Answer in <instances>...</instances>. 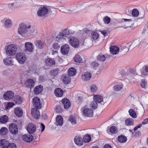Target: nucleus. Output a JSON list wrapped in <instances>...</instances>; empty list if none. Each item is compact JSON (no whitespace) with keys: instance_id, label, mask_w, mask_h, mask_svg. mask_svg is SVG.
<instances>
[{"instance_id":"f257e3e1","label":"nucleus","mask_w":148,"mask_h":148,"mask_svg":"<svg viewBox=\"0 0 148 148\" xmlns=\"http://www.w3.org/2000/svg\"><path fill=\"white\" fill-rule=\"evenodd\" d=\"M18 32L22 36L27 37L31 35H35L37 33L36 29L29 25L27 26L24 23H21L18 26Z\"/></svg>"},{"instance_id":"f03ea898","label":"nucleus","mask_w":148,"mask_h":148,"mask_svg":"<svg viewBox=\"0 0 148 148\" xmlns=\"http://www.w3.org/2000/svg\"><path fill=\"white\" fill-rule=\"evenodd\" d=\"M17 50V46L14 44H9L5 47L6 54L10 56L15 55L16 53Z\"/></svg>"},{"instance_id":"7ed1b4c3","label":"nucleus","mask_w":148,"mask_h":148,"mask_svg":"<svg viewBox=\"0 0 148 148\" xmlns=\"http://www.w3.org/2000/svg\"><path fill=\"white\" fill-rule=\"evenodd\" d=\"M72 34L69 29L68 28L64 29L62 30L58 35L56 38V40L59 41V40L62 39L69 37Z\"/></svg>"},{"instance_id":"20e7f679","label":"nucleus","mask_w":148,"mask_h":148,"mask_svg":"<svg viewBox=\"0 0 148 148\" xmlns=\"http://www.w3.org/2000/svg\"><path fill=\"white\" fill-rule=\"evenodd\" d=\"M49 9L47 7L41 6L39 8L37 12V14L39 17H43L47 14L49 11Z\"/></svg>"},{"instance_id":"39448f33","label":"nucleus","mask_w":148,"mask_h":148,"mask_svg":"<svg viewBox=\"0 0 148 148\" xmlns=\"http://www.w3.org/2000/svg\"><path fill=\"white\" fill-rule=\"evenodd\" d=\"M17 2L14 1L4 6V9L7 11H11L15 9L16 7H18L19 5L17 4Z\"/></svg>"},{"instance_id":"423d86ee","label":"nucleus","mask_w":148,"mask_h":148,"mask_svg":"<svg viewBox=\"0 0 148 148\" xmlns=\"http://www.w3.org/2000/svg\"><path fill=\"white\" fill-rule=\"evenodd\" d=\"M16 57L18 62L21 64L24 63L26 59L25 55L22 52L18 53L16 56Z\"/></svg>"},{"instance_id":"0eeeda50","label":"nucleus","mask_w":148,"mask_h":148,"mask_svg":"<svg viewBox=\"0 0 148 148\" xmlns=\"http://www.w3.org/2000/svg\"><path fill=\"white\" fill-rule=\"evenodd\" d=\"M144 44V42L141 38H139L135 40L130 45L134 47L137 46L140 47L143 45Z\"/></svg>"},{"instance_id":"6e6552de","label":"nucleus","mask_w":148,"mask_h":148,"mask_svg":"<svg viewBox=\"0 0 148 148\" xmlns=\"http://www.w3.org/2000/svg\"><path fill=\"white\" fill-rule=\"evenodd\" d=\"M69 42L72 46L75 48L78 47L79 42L78 39L76 38L73 37L69 40Z\"/></svg>"},{"instance_id":"1a4fd4ad","label":"nucleus","mask_w":148,"mask_h":148,"mask_svg":"<svg viewBox=\"0 0 148 148\" xmlns=\"http://www.w3.org/2000/svg\"><path fill=\"white\" fill-rule=\"evenodd\" d=\"M36 126L34 124L30 123L28 125L27 130L29 134H34L36 132Z\"/></svg>"},{"instance_id":"9d476101","label":"nucleus","mask_w":148,"mask_h":148,"mask_svg":"<svg viewBox=\"0 0 148 148\" xmlns=\"http://www.w3.org/2000/svg\"><path fill=\"white\" fill-rule=\"evenodd\" d=\"M83 115L88 117H92L93 115L92 110L90 108H85L83 111Z\"/></svg>"},{"instance_id":"9b49d317","label":"nucleus","mask_w":148,"mask_h":148,"mask_svg":"<svg viewBox=\"0 0 148 148\" xmlns=\"http://www.w3.org/2000/svg\"><path fill=\"white\" fill-rule=\"evenodd\" d=\"M14 95V93L12 91H8L4 93L3 97L6 100L9 101L13 97Z\"/></svg>"},{"instance_id":"f8f14e48","label":"nucleus","mask_w":148,"mask_h":148,"mask_svg":"<svg viewBox=\"0 0 148 148\" xmlns=\"http://www.w3.org/2000/svg\"><path fill=\"white\" fill-rule=\"evenodd\" d=\"M9 130L10 132L13 134H16L18 133L17 126L15 123H12L10 125Z\"/></svg>"},{"instance_id":"ddd939ff","label":"nucleus","mask_w":148,"mask_h":148,"mask_svg":"<svg viewBox=\"0 0 148 148\" xmlns=\"http://www.w3.org/2000/svg\"><path fill=\"white\" fill-rule=\"evenodd\" d=\"M33 103L35 108L40 109L41 108L42 105L40 103V99L38 97H36L33 99Z\"/></svg>"},{"instance_id":"4468645a","label":"nucleus","mask_w":148,"mask_h":148,"mask_svg":"<svg viewBox=\"0 0 148 148\" xmlns=\"http://www.w3.org/2000/svg\"><path fill=\"white\" fill-rule=\"evenodd\" d=\"M109 48L110 53L113 55L118 54L120 51L119 48L115 46H111Z\"/></svg>"},{"instance_id":"2eb2a0df","label":"nucleus","mask_w":148,"mask_h":148,"mask_svg":"<svg viewBox=\"0 0 148 148\" xmlns=\"http://www.w3.org/2000/svg\"><path fill=\"white\" fill-rule=\"evenodd\" d=\"M25 51L29 52H32L34 49V46L32 43L29 42H27L25 43Z\"/></svg>"},{"instance_id":"dca6fc26","label":"nucleus","mask_w":148,"mask_h":148,"mask_svg":"<svg viewBox=\"0 0 148 148\" xmlns=\"http://www.w3.org/2000/svg\"><path fill=\"white\" fill-rule=\"evenodd\" d=\"M36 108H33L31 111L32 116L35 118L39 119L40 117V113L39 110Z\"/></svg>"},{"instance_id":"f3484780","label":"nucleus","mask_w":148,"mask_h":148,"mask_svg":"<svg viewBox=\"0 0 148 148\" xmlns=\"http://www.w3.org/2000/svg\"><path fill=\"white\" fill-rule=\"evenodd\" d=\"M25 134L23 136L22 138L23 140L27 142H29L32 141L34 138V137L32 135Z\"/></svg>"},{"instance_id":"a211bd4d","label":"nucleus","mask_w":148,"mask_h":148,"mask_svg":"<svg viewBox=\"0 0 148 148\" xmlns=\"http://www.w3.org/2000/svg\"><path fill=\"white\" fill-rule=\"evenodd\" d=\"M69 51V46L68 44H65L62 46L61 48V52L64 55L67 54Z\"/></svg>"},{"instance_id":"6ab92c4d","label":"nucleus","mask_w":148,"mask_h":148,"mask_svg":"<svg viewBox=\"0 0 148 148\" xmlns=\"http://www.w3.org/2000/svg\"><path fill=\"white\" fill-rule=\"evenodd\" d=\"M3 62L5 65L8 66H12L14 64V62L12 58L9 57L5 58Z\"/></svg>"},{"instance_id":"aec40b11","label":"nucleus","mask_w":148,"mask_h":148,"mask_svg":"<svg viewBox=\"0 0 148 148\" xmlns=\"http://www.w3.org/2000/svg\"><path fill=\"white\" fill-rule=\"evenodd\" d=\"M61 78L63 80V82L65 84H69L71 81L70 77L66 74L62 75Z\"/></svg>"},{"instance_id":"412c9836","label":"nucleus","mask_w":148,"mask_h":148,"mask_svg":"<svg viewBox=\"0 0 148 148\" xmlns=\"http://www.w3.org/2000/svg\"><path fill=\"white\" fill-rule=\"evenodd\" d=\"M10 143L6 139H2L0 141V146L1 148H8Z\"/></svg>"},{"instance_id":"4be33fe9","label":"nucleus","mask_w":148,"mask_h":148,"mask_svg":"<svg viewBox=\"0 0 148 148\" xmlns=\"http://www.w3.org/2000/svg\"><path fill=\"white\" fill-rule=\"evenodd\" d=\"M93 98L94 100L99 103L103 104L105 102L103 100V97L101 95H96L93 97Z\"/></svg>"},{"instance_id":"5701e85b","label":"nucleus","mask_w":148,"mask_h":148,"mask_svg":"<svg viewBox=\"0 0 148 148\" xmlns=\"http://www.w3.org/2000/svg\"><path fill=\"white\" fill-rule=\"evenodd\" d=\"M25 84L27 87L31 88L34 86V82L32 79H29L25 82Z\"/></svg>"},{"instance_id":"b1692460","label":"nucleus","mask_w":148,"mask_h":148,"mask_svg":"<svg viewBox=\"0 0 148 148\" xmlns=\"http://www.w3.org/2000/svg\"><path fill=\"white\" fill-rule=\"evenodd\" d=\"M74 142L78 146H82L83 144V139L81 137L76 136L75 137Z\"/></svg>"},{"instance_id":"393cba45","label":"nucleus","mask_w":148,"mask_h":148,"mask_svg":"<svg viewBox=\"0 0 148 148\" xmlns=\"http://www.w3.org/2000/svg\"><path fill=\"white\" fill-rule=\"evenodd\" d=\"M62 102L65 108L67 109L70 107L71 104L69 100L68 99L64 98L62 99Z\"/></svg>"},{"instance_id":"a878e982","label":"nucleus","mask_w":148,"mask_h":148,"mask_svg":"<svg viewBox=\"0 0 148 148\" xmlns=\"http://www.w3.org/2000/svg\"><path fill=\"white\" fill-rule=\"evenodd\" d=\"M56 124L57 125L62 126L63 124V119L61 116L58 115L56 118Z\"/></svg>"},{"instance_id":"bb28decb","label":"nucleus","mask_w":148,"mask_h":148,"mask_svg":"<svg viewBox=\"0 0 148 148\" xmlns=\"http://www.w3.org/2000/svg\"><path fill=\"white\" fill-rule=\"evenodd\" d=\"M91 77V74L89 72H85L82 76V79L84 81H87Z\"/></svg>"},{"instance_id":"cd10ccee","label":"nucleus","mask_w":148,"mask_h":148,"mask_svg":"<svg viewBox=\"0 0 148 148\" xmlns=\"http://www.w3.org/2000/svg\"><path fill=\"white\" fill-rule=\"evenodd\" d=\"M54 94L57 97H61L63 95V92L61 88H58L55 90Z\"/></svg>"},{"instance_id":"c85d7f7f","label":"nucleus","mask_w":148,"mask_h":148,"mask_svg":"<svg viewBox=\"0 0 148 148\" xmlns=\"http://www.w3.org/2000/svg\"><path fill=\"white\" fill-rule=\"evenodd\" d=\"M121 21L122 22H127L126 24L127 25V26L126 27H123L125 28H126L128 27H130L131 26L133 25L134 24L133 22L130 19H127L125 18L122 19Z\"/></svg>"},{"instance_id":"c756f323","label":"nucleus","mask_w":148,"mask_h":148,"mask_svg":"<svg viewBox=\"0 0 148 148\" xmlns=\"http://www.w3.org/2000/svg\"><path fill=\"white\" fill-rule=\"evenodd\" d=\"M123 85L121 83H119L114 86L113 88V89L115 91L118 92L120 91L123 88Z\"/></svg>"},{"instance_id":"7c9ffc66","label":"nucleus","mask_w":148,"mask_h":148,"mask_svg":"<svg viewBox=\"0 0 148 148\" xmlns=\"http://www.w3.org/2000/svg\"><path fill=\"white\" fill-rule=\"evenodd\" d=\"M14 112L16 116L18 117H21L23 115V111L20 108H16L14 110Z\"/></svg>"},{"instance_id":"2f4dec72","label":"nucleus","mask_w":148,"mask_h":148,"mask_svg":"<svg viewBox=\"0 0 148 148\" xmlns=\"http://www.w3.org/2000/svg\"><path fill=\"white\" fill-rule=\"evenodd\" d=\"M42 90L43 86L40 85L35 87L34 90V92L35 94L38 95L41 92Z\"/></svg>"},{"instance_id":"473e14b6","label":"nucleus","mask_w":148,"mask_h":148,"mask_svg":"<svg viewBox=\"0 0 148 148\" xmlns=\"http://www.w3.org/2000/svg\"><path fill=\"white\" fill-rule=\"evenodd\" d=\"M76 71L75 69L73 68H70L68 71V75L72 76L76 74Z\"/></svg>"},{"instance_id":"72a5a7b5","label":"nucleus","mask_w":148,"mask_h":148,"mask_svg":"<svg viewBox=\"0 0 148 148\" xmlns=\"http://www.w3.org/2000/svg\"><path fill=\"white\" fill-rule=\"evenodd\" d=\"M46 64L48 66H51L55 64V62L54 60L50 58L46 59L45 61Z\"/></svg>"},{"instance_id":"f704fd0d","label":"nucleus","mask_w":148,"mask_h":148,"mask_svg":"<svg viewBox=\"0 0 148 148\" xmlns=\"http://www.w3.org/2000/svg\"><path fill=\"white\" fill-rule=\"evenodd\" d=\"M4 25L7 28L10 27L12 25V21L10 19L5 20Z\"/></svg>"},{"instance_id":"c9c22d12","label":"nucleus","mask_w":148,"mask_h":148,"mask_svg":"<svg viewBox=\"0 0 148 148\" xmlns=\"http://www.w3.org/2000/svg\"><path fill=\"white\" fill-rule=\"evenodd\" d=\"M23 99L19 95L15 96L14 101L17 104H19L23 102Z\"/></svg>"},{"instance_id":"e433bc0d","label":"nucleus","mask_w":148,"mask_h":148,"mask_svg":"<svg viewBox=\"0 0 148 148\" xmlns=\"http://www.w3.org/2000/svg\"><path fill=\"white\" fill-rule=\"evenodd\" d=\"M8 118L6 115L0 117V123H5L8 121Z\"/></svg>"},{"instance_id":"4c0bfd02","label":"nucleus","mask_w":148,"mask_h":148,"mask_svg":"<svg viewBox=\"0 0 148 148\" xmlns=\"http://www.w3.org/2000/svg\"><path fill=\"white\" fill-rule=\"evenodd\" d=\"M129 50V48L125 46L121 47L120 49V52L121 54H124L127 53Z\"/></svg>"},{"instance_id":"58836bf2","label":"nucleus","mask_w":148,"mask_h":148,"mask_svg":"<svg viewBox=\"0 0 148 148\" xmlns=\"http://www.w3.org/2000/svg\"><path fill=\"white\" fill-rule=\"evenodd\" d=\"M35 44L38 48L40 49L43 48V44L40 40H36L35 41Z\"/></svg>"},{"instance_id":"ea45409f","label":"nucleus","mask_w":148,"mask_h":148,"mask_svg":"<svg viewBox=\"0 0 148 148\" xmlns=\"http://www.w3.org/2000/svg\"><path fill=\"white\" fill-rule=\"evenodd\" d=\"M118 140L121 143H124L126 142L127 140V138L123 135L119 136L118 137Z\"/></svg>"},{"instance_id":"a19ab883","label":"nucleus","mask_w":148,"mask_h":148,"mask_svg":"<svg viewBox=\"0 0 148 148\" xmlns=\"http://www.w3.org/2000/svg\"><path fill=\"white\" fill-rule=\"evenodd\" d=\"M8 132V129L5 127H3L0 130V134L2 135H5Z\"/></svg>"},{"instance_id":"79ce46f5","label":"nucleus","mask_w":148,"mask_h":148,"mask_svg":"<svg viewBox=\"0 0 148 148\" xmlns=\"http://www.w3.org/2000/svg\"><path fill=\"white\" fill-rule=\"evenodd\" d=\"M84 141L85 143H88L91 140V137L90 135L86 134L83 137Z\"/></svg>"},{"instance_id":"37998d69","label":"nucleus","mask_w":148,"mask_h":148,"mask_svg":"<svg viewBox=\"0 0 148 148\" xmlns=\"http://www.w3.org/2000/svg\"><path fill=\"white\" fill-rule=\"evenodd\" d=\"M69 121H70L72 125H75L77 124V121L75 117L73 116H71Z\"/></svg>"},{"instance_id":"c03bdc74","label":"nucleus","mask_w":148,"mask_h":148,"mask_svg":"<svg viewBox=\"0 0 148 148\" xmlns=\"http://www.w3.org/2000/svg\"><path fill=\"white\" fill-rule=\"evenodd\" d=\"M129 113L130 115L134 118H136L137 115L136 112L133 109H130L129 110Z\"/></svg>"},{"instance_id":"a18cd8bd","label":"nucleus","mask_w":148,"mask_h":148,"mask_svg":"<svg viewBox=\"0 0 148 148\" xmlns=\"http://www.w3.org/2000/svg\"><path fill=\"white\" fill-rule=\"evenodd\" d=\"M97 58L98 60L100 61L103 62L105 60L106 57L104 55L100 54L97 56Z\"/></svg>"},{"instance_id":"49530a36","label":"nucleus","mask_w":148,"mask_h":148,"mask_svg":"<svg viewBox=\"0 0 148 148\" xmlns=\"http://www.w3.org/2000/svg\"><path fill=\"white\" fill-rule=\"evenodd\" d=\"M90 106L92 109H95L97 107V103L95 100H94V99H93V101L90 104Z\"/></svg>"},{"instance_id":"de8ad7c7","label":"nucleus","mask_w":148,"mask_h":148,"mask_svg":"<svg viewBox=\"0 0 148 148\" xmlns=\"http://www.w3.org/2000/svg\"><path fill=\"white\" fill-rule=\"evenodd\" d=\"M91 35L92 38L94 40L97 39L99 37L98 34L95 32H91Z\"/></svg>"},{"instance_id":"09e8293b","label":"nucleus","mask_w":148,"mask_h":148,"mask_svg":"<svg viewBox=\"0 0 148 148\" xmlns=\"http://www.w3.org/2000/svg\"><path fill=\"white\" fill-rule=\"evenodd\" d=\"M74 61L75 62L81 63L82 62V60L79 56L76 55L74 58Z\"/></svg>"},{"instance_id":"8fccbe9b","label":"nucleus","mask_w":148,"mask_h":148,"mask_svg":"<svg viewBox=\"0 0 148 148\" xmlns=\"http://www.w3.org/2000/svg\"><path fill=\"white\" fill-rule=\"evenodd\" d=\"M110 132L112 134H115L117 132V129L116 127L114 126H112L110 128Z\"/></svg>"},{"instance_id":"3c124183","label":"nucleus","mask_w":148,"mask_h":148,"mask_svg":"<svg viewBox=\"0 0 148 148\" xmlns=\"http://www.w3.org/2000/svg\"><path fill=\"white\" fill-rule=\"evenodd\" d=\"M125 123L127 125H131L133 124L134 122L132 119H128L125 121Z\"/></svg>"},{"instance_id":"603ef678","label":"nucleus","mask_w":148,"mask_h":148,"mask_svg":"<svg viewBox=\"0 0 148 148\" xmlns=\"http://www.w3.org/2000/svg\"><path fill=\"white\" fill-rule=\"evenodd\" d=\"M59 71V69L58 68H56L51 71V74L54 76H56L58 74Z\"/></svg>"},{"instance_id":"864d4df0","label":"nucleus","mask_w":148,"mask_h":148,"mask_svg":"<svg viewBox=\"0 0 148 148\" xmlns=\"http://www.w3.org/2000/svg\"><path fill=\"white\" fill-rule=\"evenodd\" d=\"M139 14V12L137 9H134L132 11V14L133 16H138Z\"/></svg>"},{"instance_id":"5fc2aeb1","label":"nucleus","mask_w":148,"mask_h":148,"mask_svg":"<svg viewBox=\"0 0 148 148\" xmlns=\"http://www.w3.org/2000/svg\"><path fill=\"white\" fill-rule=\"evenodd\" d=\"M104 23L106 24H108L110 22V18L108 16H105L103 19Z\"/></svg>"},{"instance_id":"6e6d98bb","label":"nucleus","mask_w":148,"mask_h":148,"mask_svg":"<svg viewBox=\"0 0 148 148\" xmlns=\"http://www.w3.org/2000/svg\"><path fill=\"white\" fill-rule=\"evenodd\" d=\"M141 86L143 88H146L147 86V82L145 79H143L141 80Z\"/></svg>"},{"instance_id":"4d7b16f0","label":"nucleus","mask_w":148,"mask_h":148,"mask_svg":"<svg viewBox=\"0 0 148 148\" xmlns=\"http://www.w3.org/2000/svg\"><path fill=\"white\" fill-rule=\"evenodd\" d=\"M97 89V87L95 84H93L90 86V90L92 92H95Z\"/></svg>"},{"instance_id":"13d9d810","label":"nucleus","mask_w":148,"mask_h":148,"mask_svg":"<svg viewBox=\"0 0 148 148\" xmlns=\"http://www.w3.org/2000/svg\"><path fill=\"white\" fill-rule=\"evenodd\" d=\"M56 112L58 113H61L62 109L60 105H57L56 106Z\"/></svg>"},{"instance_id":"bf43d9fd","label":"nucleus","mask_w":148,"mask_h":148,"mask_svg":"<svg viewBox=\"0 0 148 148\" xmlns=\"http://www.w3.org/2000/svg\"><path fill=\"white\" fill-rule=\"evenodd\" d=\"M91 65L93 68L95 69L99 66V64L96 62H92Z\"/></svg>"},{"instance_id":"052dcab7","label":"nucleus","mask_w":148,"mask_h":148,"mask_svg":"<svg viewBox=\"0 0 148 148\" xmlns=\"http://www.w3.org/2000/svg\"><path fill=\"white\" fill-rule=\"evenodd\" d=\"M52 47L55 49H58L60 47V46L58 43H55L52 45Z\"/></svg>"},{"instance_id":"680f3d73","label":"nucleus","mask_w":148,"mask_h":148,"mask_svg":"<svg viewBox=\"0 0 148 148\" xmlns=\"http://www.w3.org/2000/svg\"><path fill=\"white\" fill-rule=\"evenodd\" d=\"M8 148H16V147L15 143H10Z\"/></svg>"},{"instance_id":"e2e57ef3","label":"nucleus","mask_w":148,"mask_h":148,"mask_svg":"<svg viewBox=\"0 0 148 148\" xmlns=\"http://www.w3.org/2000/svg\"><path fill=\"white\" fill-rule=\"evenodd\" d=\"M142 34L143 35L147 36L148 34V33L146 29H143L142 32Z\"/></svg>"},{"instance_id":"0e129e2a","label":"nucleus","mask_w":148,"mask_h":148,"mask_svg":"<svg viewBox=\"0 0 148 148\" xmlns=\"http://www.w3.org/2000/svg\"><path fill=\"white\" fill-rule=\"evenodd\" d=\"M141 75H144V76H146L147 75H148V73H147V72H145L144 71V69H142L141 71Z\"/></svg>"},{"instance_id":"69168bd1","label":"nucleus","mask_w":148,"mask_h":148,"mask_svg":"<svg viewBox=\"0 0 148 148\" xmlns=\"http://www.w3.org/2000/svg\"><path fill=\"white\" fill-rule=\"evenodd\" d=\"M40 125L41 131V132H43L44 131V130L45 129V125H44L42 123Z\"/></svg>"},{"instance_id":"338daca9","label":"nucleus","mask_w":148,"mask_h":148,"mask_svg":"<svg viewBox=\"0 0 148 148\" xmlns=\"http://www.w3.org/2000/svg\"><path fill=\"white\" fill-rule=\"evenodd\" d=\"M148 123V119L146 118L142 122V124L145 125Z\"/></svg>"},{"instance_id":"774afa93","label":"nucleus","mask_w":148,"mask_h":148,"mask_svg":"<svg viewBox=\"0 0 148 148\" xmlns=\"http://www.w3.org/2000/svg\"><path fill=\"white\" fill-rule=\"evenodd\" d=\"M142 126L141 124H139L138 126H136L134 129V131H136L138 128H140Z\"/></svg>"}]
</instances>
